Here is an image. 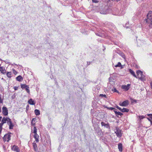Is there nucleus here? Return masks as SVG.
<instances>
[{
	"instance_id": "obj_39",
	"label": "nucleus",
	"mask_w": 152,
	"mask_h": 152,
	"mask_svg": "<svg viewBox=\"0 0 152 152\" xmlns=\"http://www.w3.org/2000/svg\"><path fill=\"white\" fill-rule=\"evenodd\" d=\"M13 88L15 90H17L18 89V87L16 86H14V87Z\"/></svg>"
},
{
	"instance_id": "obj_10",
	"label": "nucleus",
	"mask_w": 152,
	"mask_h": 152,
	"mask_svg": "<svg viewBox=\"0 0 152 152\" xmlns=\"http://www.w3.org/2000/svg\"><path fill=\"white\" fill-rule=\"evenodd\" d=\"M7 118L8 117H3L1 121V122L0 123V125L2 126L3 124L6 123L7 121Z\"/></svg>"
},
{
	"instance_id": "obj_7",
	"label": "nucleus",
	"mask_w": 152,
	"mask_h": 152,
	"mask_svg": "<svg viewBox=\"0 0 152 152\" xmlns=\"http://www.w3.org/2000/svg\"><path fill=\"white\" fill-rule=\"evenodd\" d=\"M2 114L5 116H7L8 114V111L7 108L5 107H3L2 108Z\"/></svg>"
},
{
	"instance_id": "obj_21",
	"label": "nucleus",
	"mask_w": 152,
	"mask_h": 152,
	"mask_svg": "<svg viewBox=\"0 0 152 152\" xmlns=\"http://www.w3.org/2000/svg\"><path fill=\"white\" fill-rule=\"evenodd\" d=\"M35 115H39L40 114V112L39 110L36 109L34 110Z\"/></svg>"
},
{
	"instance_id": "obj_15",
	"label": "nucleus",
	"mask_w": 152,
	"mask_h": 152,
	"mask_svg": "<svg viewBox=\"0 0 152 152\" xmlns=\"http://www.w3.org/2000/svg\"><path fill=\"white\" fill-rule=\"evenodd\" d=\"M114 112L116 115L118 117V115H120L121 116L123 115V113L119 112H118L116 110H114Z\"/></svg>"
},
{
	"instance_id": "obj_4",
	"label": "nucleus",
	"mask_w": 152,
	"mask_h": 152,
	"mask_svg": "<svg viewBox=\"0 0 152 152\" xmlns=\"http://www.w3.org/2000/svg\"><path fill=\"white\" fill-rule=\"evenodd\" d=\"M7 124L9 126V129H13L14 125L12 124L11 119L9 118H7Z\"/></svg>"
},
{
	"instance_id": "obj_17",
	"label": "nucleus",
	"mask_w": 152,
	"mask_h": 152,
	"mask_svg": "<svg viewBox=\"0 0 152 152\" xmlns=\"http://www.w3.org/2000/svg\"><path fill=\"white\" fill-rule=\"evenodd\" d=\"M28 103L31 105H34L35 104V102L32 99H30L28 101Z\"/></svg>"
},
{
	"instance_id": "obj_20",
	"label": "nucleus",
	"mask_w": 152,
	"mask_h": 152,
	"mask_svg": "<svg viewBox=\"0 0 152 152\" xmlns=\"http://www.w3.org/2000/svg\"><path fill=\"white\" fill-rule=\"evenodd\" d=\"M118 149L121 152L122 151V145L121 143H119L118 144Z\"/></svg>"
},
{
	"instance_id": "obj_6",
	"label": "nucleus",
	"mask_w": 152,
	"mask_h": 152,
	"mask_svg": "<svg viewBox=\"0 0 152 152\" xmlns=\"http://www.w3.org/2000/svg\"><path fill=\"white\" fill-rule=\"evenodd\" d=\"M129 104V101L128 100H126L124 101L122 103L121 102L119 103V105L120 106L123 107H126Z\"/></svg>"
},
{
	"instance_id": "obj_24",
	"label": "nucleus",
	"mask_w": 152,
	"mask_h": 152,
	"mask_svg": "<svg viewBox=\"0 0 152 152\" xmlns=\"http://www.w3.org/2000/svg\"><path fill=\"white\" fill-rule=\"evenodd\" d=\"M11 72H8L7 73V75L9 78H11Z\"/></svg>"
},
{
	"instance_id": "obj_12",
	"label": "nucleus",
	"mask_w": 152,
	"mask_h": 152,
	"mask_svg": "<svg viewBox=\"0 0 152 152\" xmlns=\"http://www.w3.org/2000/svg\"><path fill=\"white\" fill-rule=\"evenodd\" d=\"M130 85V84H127V85H123L122 86V88L126 91H127L129 89Z\"/></svg>"
},
{
	"instance_id": "obj_40",
	"label": "nucleus",
	"mask_w": 152,
	"mask_h": 152,
	"mask_svg": "<svg viewBox=\"0 0 152 152\" xmlns=\"http://www.w3.org/2000/svg\"><path fill=\"white\" fill-rule=\"evenodd\" d=\"M115 107L117 108L119 110H120L121 109V108L119 107L117 105Z\"/></svg>"
},
{
	"instance_id": "obj_32",
	"label": "nucleus",
	"mask_w": 152,
	"mask_h": 152,
	"mask_svg": "<svg viewBox=\"0 0 152 152\" xmlns=\"http://www.w3.org/2000/svg\"><path fill=\"white\" fill-rule=\"evenodd\" d=\"M139 118L140 120H141L145 118V117L143 115L139 116Z\"/></svg>"
},
{
	"instance_id": "obj_30",
	"label": "nucleus",
	"mask_w": 152,
	"mask_h": 152,
	"mask_svg": "<svg viewBox=\"0 0 152 152\" xmlns=\"http://www.w3.org/2000/svg\"><path fill=\"white\" fill-rule=\"evenodd\" d=\"M37 129H36V127L34 126V132H33V133L34 134H36V133H37Z\"/></svg>"
},
{
	"instance_id": "obj_5",
	"label": "nucleus",
	"mask_w": 152,
	"mask_h": 152,
	"mask_svg": "<svg viewBox=\"0 0 152 152\" xmlns=\"http://www.w3.org/2000/svg\"><path fill=\"white\" fill-rule=\"evenodd\" d=\"M115 133L116 134V135L118 137H121L122 134L121 133V130L119 128H116V131H115Z\"/></svg>"
},
{
	"instance_id": "obj_29",
	"label": "nucleus",
	"mask_w": 152,
	"mask_h": 152,
	"mask_svg": "<svg viewBox=\"0 0 152 152\" xmlns=\"http://www.w3.org/2000/svg\"><path fill=\"white\" fill-rule=\"evenodd\" d=\"M27 92L28 93H30V90H29V87L28 86V87H26L25 88Z\"/></svg>"
},
{
	"instance_id": "obj_47",
	"label": "nucleus",
	"mask_w": 152,
	"mask_h": 152,
	"mask_svg": "<svg viewBox=\"0 0 152 152\" xmlns=\"http://www.w3.org/2000/svg\"><path fill=\"white\" fill-rule=\"evenodd\" d=\"M151 125H152V121H151Z\"/></svg>"
},
{
	"instance_id": "obj_18",
	"label": "nucleus",
	"mask_w": 152,
	"mask_h": 152,
	"mask_svg": "<svg viewBox=\"0 0 152 152\" xmlns=\"http://www.w3.org/2000/svg\"><path fill=\"white\" fill-rule=\"evenodd\" d=\"M16 79L19 82L23 80V78L21 75H19L16 77Z\"/></svg>"
},
{
	"instance_id": "obj_48",
	"label": "nucleus",
	"mask_w": 152,
	"mask_h": 152,
	"mask_svg": "<svg viewBox=\"0 0 152 152\" xmlns=\"http://www.w3.org/2000/svg\"><path fill=\"white\" fill-rule=\"evenodd\" d=\"M15 74H16V73H17V72H13Z\"/></svg>"
},
{
	"instance_id": "obj_41",
	"label": "nucleus",
	"mask_w": 152,
	"mask_h": 152,
	"mask_svg": "<svg viewBox=\"0 0 152 152\" xmlns=\"http://www.w3.org/2000/svg\"><path fill=\"white\" fill-rule=\"evenodd\" d=\"M37 135H38L37 133L34 134V138H37Z\"/></svg>"
},
{
	"instance_id": "obj_50",
	"label": "nucleus",
	"mask_w": 152,
	"mask_h": 152,
	"mask_svg": "<svg viewBox=\"0 0 152 152\" xmlns=\"http://www.w3.org/2000/svg\"><path fill=\"white\" fill-rule=\"evenodd\" d=\"M1 64H0V66H1Z\"/></svg>"
},
{
	"instance_id": "obj_13",
	"label": "nucleus",
	"mask_w": 152,
	"mask_h": 152,
	"mask_svg": "<svg viewBox=\"0 0 152 152\" xmlns=\"http://www.w3.org/2000/svg\"><path fill=\"white\" fill-rule=\"evenodd\" d=\"M0 71L1 73L5 74L6 73V71L4 68L2 66L0 67Z\"/></svg>"
},
{
	"instance_id": "obj_28",
	"label": "nucleus",
	"mask_w": 152,
	"mask_h": 152,
	"mask_svg": "<svg viewBox=\"0 0 152 152\" xmlns=\"http://www.w3.org/2000/svg\"><path fill=\"white\" fill-rule=\"evenodd\" d=\"M3 97L2 98L1 95H0V103H2L3 102Z\"/></svg>"
},
{
	"instance_id": "obj_37",
	"label": "nucleus",
	"mask_w": 152,
	"mask_h": 152,
	"mask_svg": "<svg viewBox=\"0 0 152 152\" xmlns=\"http://www.w3.org/2000/svg\"><path fill=\"white\" fill-rule=\"evenodd\" d=\"M92 1L94 3H97L98 2V1L97 0H92Z\"/></svg>"
},
{
	"instance_id": "obj_25",
	"label": "nucleus",
	"mask_w": 152,
	"mask_h": 152,
	"mask_svg": "<svg viewBox=\"0 0 152 152\" xmlns=\"http://www.w3.org/2000/svg\"><path fill=\"white\" fill-rule=\"evenodd\" d=\"M152 16V11H150L149 13L147 15V17H150V16Z\"/></svg>"
},
{
	"instance_id": "obj_8",
	"label": "nucleus",
	"mask_w": 152,
	"mask_h": 152,
	"mask_svg": "<svg viewBox=\"0 0 152 152\" xmlns=\"http://www.w3.org/2000/svg\"><path fill=\"white\" fill-rule=\"evenodd\" d=\"M11 149L12 150L16 151L17 152H20V150L19 147L16 145H14L11 146Z\"/></svg>"
},
{
	"instance_id": "obj_22",
	"label": "nucleus",
	"mask_w": 152,
	"mask_h": 152,
	"mask_svg": "<svg viewBox=\"0 0 152 152\" xmlns=\"http://www.w3.org/2000/svg\"><path fill=\"white\" fill-rule=\"evenodd\" d=\"M104 108H106L107 109H108V110H116V109L115 108H114V107H107V106H106L105 105L104 106Z\"/></svg>"
},
{
	"instance_id": "obj_43",
	"label": "nucleus",
	"mask_w": 152,
	"mask_h": 152,
	"mask_svg": "<svg viewBox=\"0 0 152 152\" xmlns=\"http://www.w3.org/2000/svg\"><path fill=\"white\" fill-rule=\"evenodd\" d=\"M91 63V62L87 61V66H88V65H89Z\"/></svg>"
},
{
	"instance_id": "obj_3",
	"label": "nucleus",
	"mask_w": 152,
	"mask_h": 152,
	"mask_svg": "<svg viewBox=\"0 0 152 152\" xmlns=\"http://www.w3.org/2000/svg\"><path fill=\"white\" fill-rule=\"evenodd\" d=\"M11 133H8L7 134H5L4 135V136L3 138V139L4 142L6 141H7V142L9 141L11 139Z\"/></svg>"
},
{
	"instance_id": "obj_27",
	"label": "nucleus",
	"mask_w": 152,
	"mask_h": 152,
	"mask_svg": "<svg viewBox=\"0 0 152 152\" xmlns=\"http://www.w3.org/2000/svg\"><path fill=\"white\" fill-rule=\"evenodd\" d=\"M122 66L120 62H118V64L115 66V67H120V66Z\"/></svg>"
},
{
	"instance_id": "obj_23",
	"label": "nucleus",
	"mask_w": 152,
	"mask_h": 152,
	"mask_svg": "<svg viewBox=\"0 0 152 152\" xmlns=\"http://www.w3.org/2000/svg\"><path fill=\"white\" fill-rule=\"evenodd\" d=\"M28 86L25 84H21L20 85L22 89L25 88L26 87H28Z\"/></svg>"
},
{
	"instance_id": "obj_33",
	"label": "nucleus",
	"mask_w": 152,
	"mask_h": 152,
	"mask_svg": "<svg viewBox=\"0 0 152 152\" xmlns=\"http://www.w3.org/2000/svg\"><path fill=\"white\" fill-rule=\"evenodd\" d=\"M131 100L132 103H133L134 102H135V103L136 102V100L134 99H132V98H131Z\"/></svg>"
},
{
	"instance_id": "obj_14",
	"label": "nucleus",
	"mask_w": 152,
	"mask_h": 152,
	"mask_svg": "<svg viewBox=\"0 0 152 152\" xmlns=\"http://www.w3.org/2000/svg\"><path fill=\"white\" fill-rule=\"evenodd\" d=\"M33 145L34 150L36 151H37L38 150V148L36 143L34 142L33 143Z\"/></svg>"
},
{
	"instance_id": "obj_46",
	"label": "nucleus",
	"mask_w": 152,
	"mask_h": 152,
	"mask_svg": "<svg viewBox=\"0 0 152 152\" xmlns=\"http://www.w3.org/2000/svg\"><path fill=\"white\" fill-rule=\"evenodd\" d=\"M2 118V117L1 116L0 117V121H1V119Z\"/></svg>"
},
{
	"instance_id": "obj_19",
	"label": "nucleus",
	"mask_w": 152,
	"mask_h": 152,
	"mask_svg": "<svg viewBox=\"0 0 152 152\" xmlns=\"http://www.w3.org/2000/svg\"><path fill=\"white\" fill-rule=\"evenodd\" d=\"M120 111L122 112H126L128 113L129 112V110L128 109H127L126 108H123V109H121L120 110Z\"/></svg>"
},
{
	"instance_id": "obj_38",
	"label": "nucleus",
	"mask_w": 152,
	"mask_h": 152,
	"mask_svg": "<svg viewBox=\"0 0 152 152\" xmlns=\"http://www.w3.org/2000/svg\"><path fill=\"white\" fill-rule=\"evenodd\" d=\"M2 129V126L0 125V134L1 133Z\"/></svg>"
},
{
	"instance_id": "obj_45",
	"label": "nucleus",
	"mask_w": 152,
	"mask_h": 152,
	"mask_svg": "<svg viewBox=\"0 0 152 152\" xmlns=\"http://www.w3.org/2000/svg\"><path fill=\"white\" fill-rule=\"evenodd\" d=\"M147 119L149 121H151V119L149 118H147Z\"/></svg>"
},
{
	"instance_id": "obj_16",
	"label": "nucleus",
	"mask_w": 152,
	"mask_h": 152,
	"mask_svg": "<svg viewBox=\"0 0 152 152\" xmlns=\"http://www.w3.org/2000/svg\"><path fill=\"white\" fill-rule=\"evenodd\" d=\"M129 71L130 73L133 75L134 77L136 78H137V77L135 75L134 72L131 69H129Z\"/></svg>"
},
{
	"instance_id": "obj_31",
	"label": "nucleus",
	"mask_w": 152,
	"mask_h": 152,
	"mask_svg": "<svg viewBox=\"0 0 152 152\" xmlns=\"http://www.w3.org/2000/svg\"><path fill=\"white\" fill-rule=\"evenodd\" d=\"M99 96L100 97H104L105 98H107V96L106 95L103 94H100L99 95Z\"/></svg>"
},
{
	"instance_id": "obj_2",
	"label": "nucleus",
	"mask_w": 152,
	"mask_h": 152,
	"mask_svg": "<svg viewBox=\"0 0 152 152\" xmlns=\"http://www.w3.org/2000/svg\"><path fill=\"white\" fill-rule=\"evenodd\" d=\"M145 21L147 24H149V26L150 28H152V16L147 17V18L145 19Z\"/></svg>"
},
{
	"instance_id": "obj_35",
	"label": "nucleus",
	"mask_w": 152,
	"mask_h": 152,
	"mask_svg": "<svg viewBox=\"0 0 152 152\" xmlns=\"http://www.w3.org/2000/svg\"><path fill=\"white\" fill-rule=\"evenodd\" d=\"M39 138V136L38 135H37V138H34L35 139L36 141V142H38L39 141V139H38Z\"/></svg>"
},
{
	"instance_id": "obj_44",
	"label": "nucleus",
	"mask_w": 152,
	"mask_h": 152,
	"mask_svg": "<svg viewBox=\"0 0 152 152\" xmlns=\"http://www.w3.org/2000/svg\"><path fill=\"white\" fill-rule=\"evenodd\" d=\"M150 85L151 86V88L152 89V81H151L150 82Z\"/></svg>"
},
{
	"instance_id": "obj_36",
	"label": "nucleus",
	"mask_w": 152,
	"mask_h": 152,
	"mask_svg": "<svg viewBox=\"0 0 152 152\" xmlns=\"http://www.w3.org/2000/svg\"><path fill=\"white\" fill-rule=\"evenodd\" d=\"M147 115L149 116L150 118H151L152 119V114H148Z\"/></svg>"
},
{
	"instance_id": "obj_49",
	"label": "nucleus",
	"mask_w": 152,
	"mask_h": 152,
	"mask_svg": "<svg viewBox=\"0 0 152 152\" xmlns=\"http://www.w3.org/2000/svg\"><path fill=\"white\" fill-rule=\"evenodd\" d=\"M117 1H120V0H116Z\"/></svg>"
},
{
	"instance_id": "obj_11",
	"label": "nucleus",
	"mask_w": 152,
	"mask_h": 152,
	"mask_svg": "<svg viewBox=\"0 0 152 152\" xmlns=\"http://www.w3.org/2000/svg\"><path fill=\"white\" fill-rule=\"evenodd\" d=\"M94 129L96 132L99 135H101L102 133L101 129L99 127H97L96 128L95 127Z\"/></svg>"
},
{
	"instance_id": "obj_1",
	"label": "nucleus",
	"mask_w": 152,
	"mask_h": 152,
	"mask_svg": "<svg viewBox=\"0 0 152 152\" xmlns=\"http://www.w3.org/2000/svg\"><path fill=\"white\" fill-rule=\"evenodd\" d=\"M137 78L142 81L145 79V76L143 74L142 72L140 70H138L137 72Z\"/></svg>"
},
{
	"instance_id": "obj_34",
	"label": "nucleus",
	"mask_w": 152,
	"mask_h": 152,
	"mask_svg": "<svg viewBox=\"0 0 152 152\" xmlns=\"http://www.w3.org/2000/svg\"><path fill=\"white\" fill-rule=\"evenodd\" d=\"M34 121V122L35 121V120H34V118H33L32 120V121L31 122V124L33 125H35V123H34L33 122V121Z\"/></svg>"
},
{
	"instance_id": "obj_26",
	"label": "nucleus",
	"mask_w": 152,
	"mask_h": 152,
	"mask_svg": "<svg viewBox=\"0 0 152 152\" xmlns=\"http://www.w3.org/2000/svg\"><path fill=\"white\" fill-rule=\"evenodd\" d=\"M112 91H113L114 92H116L117 93H119V92L118 91H117L116 89L115 88H113L112 89Z\"/></svg>"
},
{
	"instance_id": "obj_42",
	"label": "nucleus",
	"mask_w": 152,
	"mask_h": 152,
	"mask_svg": "<svg viewBox=\"0 0 152 152\" xmlns=\"http://www.w3.org/2000/svg\"><path fill=\"white\" fill-rule=\"evenodd\" d=\"M29 108V106L28 105H27L26 106V110H28Z\"/></svg>"
},
{
	"instance_id": "obj_9",
	"label": "nucleus",
	"mask_w": 152,
	"mask_h": 152,
	"mask_svg": "<svg viewBox=\"0 0 152 152\" xmlns=\"http://www.w3.org/2000/svg\"><path fill=\"white\" fill-rule=\"evenodd\" d=\"M101 125L102 126H104L107 128L109 129H110V124L108 122H107V124H105L104 122H101Z\"/></svg>"
}]
</instances>
